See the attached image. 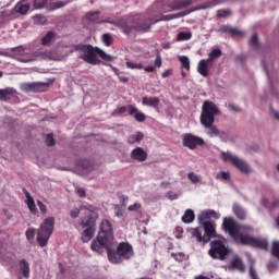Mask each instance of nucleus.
<instances>
[{
    "instance_id": "obj_22",
    "label": "nucleus",
    "mask_w": 279,
    "mask_h": 279,
    "mask_svg": "<svg viewBox=\"0 0 279 279\" xmlns=\"http://www.w3.org/2000/svg\"><path fill=\"white\" fill-rule=\"evenodd\" d=\"M110 23L111 25L119 27V29H121L123 34H126V36H129V34L132 32V26H130L125 20H119Z\"/></svg>"
},
{
    "instance_id": "obj_33",
    "label": "nucleus",
    "mask_w": 279,
    "mask_h": 279,
    "mask_svg": "<svg viewBox=\"0 0 279 279\" xmlns=\"http://www.w3.org/2000/svg\"><path fill=\"white\" fill-rule=\"evenodd\" d=\"M16 12H19L20 14H26L27 12H29V3H19L16 5Z\"/></svg>"
},
{
    "instance_id": "obj_40",
    "label": "nucleus",
    "mask_w": 279,
    "mask_h": 279,
    "mask_svg": "<svg viewBox=\"0 0 279 279\" xmlns=\"http://www.w3.org/2000/svg\"><path fill=\"white\" fill-rule=\"evenodd\" d=\"M125 64L128 69H137V70L143 69V63H134L132 61H126Z\"/></svg>"
},
{
    "instance_id": "obj_25",
    "label": "nucleus",
    "mask_w": 279,
    "mask_h": 279,
    "mask_svg": "<svg viewBox=\"0 0 279 279\" xmlns=\"http://www.w3.org/2000/svg\"><path fill=\"white\" fill-rule=\"evenodd\" d=\"M229 269H236L238 271H241V274H243L245 271V264H243V260H241V258L235 257L231 260Z\"/></svg>"
},
{
    "instance_id": "obj_44",
    "label": "nucleus",
    "mask_w": 279,
    "mask_h": 279,
    "mask_svg": "<svg viewBox=\"0 0 279 279\" xmlns=\"http://www.w3.org/2000/svg\"><path fill=\"white\" fill-rule=\"evenodd\" d=\"M171 257L177 260V263H182L184 260V254L183 253H171Z\"/></svg>"
},
{
    "instance_id": "obj_38",
    "label": "nucleus",
    "mask_w": 279,
    "mask_h": 279,
    "mask_svg": "<svg viewBox=\"0 0 279 279\" xmlns=\"http://www.w3.org/2000/svg\"><path fill=\"white\" fill-rule=\"evenodd\" d=\"M26 239L27 241H34V236H36V229L29 228L26 230Z\"/></svg>"
},
{
    "instance_id": "obj_47",
    "label": "nucleus",
    "mask_w": 279,
    "mask_h": 279,
    "mask_svg": "<svg viewBox=\"0 0 279 279\" xmlns=\"http://www.w3.org/2000/svg\"><path fill=\"white\" fill-rule=\"evenodd\" d=\"M271 252L272 255L276 256V258H279V242H274Z\"/></svg>"
},
{
    "instance_id": "obj_23",
    "label": "nucleus",
    "mask_w": 279,
    "mask_h": 279,
    "mask_svg": "<svg viewBox=\"0 0 279 279\" xmlns=\"http://www.w3.org/2000/svg\"><path fill=\"white\" fill-rule=\"evenodd\" d=\"M20 272L24 278H29V262L27 259H21L19 263Z\"/></svg>"
},
{
    "instance_id": "obj_41",
    "label": "nucleus",
    "mask_w": 279,
    "mask_h": 279,
    "mask_svg": "<svg viewBox=\"0 0 279 279\" xmlns=\"http://www.w3.org/2000/svg\"><path fill=\"white\" fill-rule=\"evenodd\" d=\"M37 206L40 210V215H43V216L47 215V205H45V203H43V201L38 199Z\"/></svg>"
},
{
    "instance_id": "obj_48",
    "label": "nucleus",
    "mask_w": 279,
    "mask_h": 279,
    "mask_svg": "<svg viewBox=\"0 0 279 279\" xmlns=\"http://www.w3.org/2000/svg\"><path fill=\"white\" fill-rule=\"evenodd\" d=\"M35 8H45L47 5V0H34Z\"/></svg>"
},
{
    "instance_id": "obj_55",
    "label": "nucleus",
    "mask_w": 279,
    "mask_h": 279,
    "mask_svg": "<svg viewBox=\"0 0 279 279\" xmlns=\"http://www.w3.org/2000/svg\"><path fill=\"white\" fill-rule=\"evenodd\" d=\"M144 71L146 73H154V71H156V66H151V65L145 66Z\"/></svg>"
},
{
    "instance_id": "obj_4",
    "label": "nucleus",
    "mask_w": 279,
    "mask_h": 279,
    "mask_svg": "<svg viewBox=\"0 0 279 279\" xmlns=\"http://www.w3.org/2000/svg\"><path fill=\"white\" fill-rule=\"evenodd\" d=\"M73 51H80V60H84L87 64H99L101 61L97 56H99L101 60H105V62H112L114 60V57L106 53L100 48L93 47L92 45H74L73 49L70 50V53H73Z\"/></svg>"
},
{
    "instance_id": "obj_27",
    "label": "nucleus",
    "mask_w": 279,
    "mask_h": 279,
    "mask_svg": "<svg viewBox=\"0 0 279 279\" xmlns=\"http://www.w3.org/2000/svg\"><path fill=\"white\" fill-rule=\"evenodd\" d=\"M206 62H207L206 59H202L197 65V72L203 77H208V66L210 65H207Z\"/></svg>"
},
{
    "instance_id": "obj_26",
    "label": "nucleus",
    "mask_w": 279,
    "mask_h": 279,
    "mask_svg": "<svg viewBox=\"0 0 279 279\" xmlns=\"http://www.w3.org/2000/svg\"><path fill=\"white\" fill-rule=\"evenodd\" d=\"M14 93H16V90L12 87L0 89V101H8L10 97L14 96Z\"/></svg>"
},
{
    "instance_id": "obj_20",
    "label": "nucleus",
    "mask_w": 279,
    "mask_h": 279,
    "mask_svg": "<svg viewBox=\"0 0 279 279\" xmlns=\"http://www.w3.org/2000/svg\"><path fill=\"white\" fill-rule=\"evenodd\" d=\"M219 214L213 209L202 211L198 216V221H210V219H219Z\"/></svg>"
},
{
    "instance_id": "obj_49",
    "label": "nucleus",
    "mask_w": 279,
    "mask_h": 279,
    "mask_svg": "<svg viewBox=\"0 0 279 279\" xmlns=\"http://www.w3.org/2000/svg\"><path fill=\"white\" fill-rule=\"evenodd\" d=\"M75 191L78 197H86V190L84 187H76Z\"/></svg>"
},
{
    "instance_id": "obj_64",
    "label": "nucleus",
    "mask_w": 279,
    "mask_h": 279,
    "mask_svg": "<svg viewBox=\"0 0 279 279\" xmlns=\"http://www.w3.org/2000/svg\"><path fill=\"white\" fill-rule=\"evenodd\" d=\"M271 112H272L275 119H278V120H279V112L276 111V110H274V109H271Z\"/></svg>"
},
{
    "instance_id": "obj_10",
    "label": "nucleus",
    "mask_w": 279,
    "mask_h": 279,
    "mask_svg": "<svg viewBox=\"0 0 279 279\" xmlns=\"http://www.w3.org/2000/svg\"><path fill=\"white\" fill-rule=\"evenodd\" d=\"M206 142L204 138L193 135L192 133H185L182 135V145L187 147V149H197V147H204Z\"/></svg>"
},
{
    "instance_id": "obj_46",
    "label": "nucleus",
    "mask_w": 279,
    "mask_h": 279,
    "mask_svg": "<svg viewBox=\"0 0 279 279\" xmlns=\"http://www.w3.org/2000/svg\"><path fill=\"white\" fill-rule=\"evenodd\" d=\"M221 49H214L209 52V56L216 60V58H221Z\"/></svg>"
},
{
    "instance_id": "obj_12",
    "label": "nucleus",
    "mask_w": 279,
    "mask_h": 279,
    "mask_svg": "<svg viewBox=\"0 0 279 279\" xmlns=\"http://www.w3.org/2000/svg\"><path fill=\"white\" fill-rule=\"evenodd\" d=\"M117 254L121 260H130L134 256V247L128 242H122L117 247Z\"/></svg>"
},
{
    "instance_id": "obj_13",
    "label": "nucleus",
    "mask_w": 279,
    "mask_h": 279,
    "mask_svg": "<svg viewBox=\"0 0 279 279\" xmlns=\"http://www.w3.org/2000/svg\"><path fill=\"white\" fill-rule=\"evenodd\" d=\"M49 83L33 82L23 85V90L26 93H47L49 90Z\"/></svg>"
},
{
    "instance_id": "obj_52",
    "label": "nucleus",
    "mask_w": 279,
    "mask_h": 279,
    "mask_svg": "<svg viewBox=\"0 0 279 279\" xmlns=\"http://www.w3.org/2000/svg\"><path fill=\"white\" fill-rule=\"evenodd\" d=\"M140 208H141V203H135V204L129 206V207H128V210H129L130 213H133V211H135V210H138Z\"/></svg>"
},
{
    "instance_id": "obj_43",
    "label": "nucleus",
    "mask_w": 279,
    "mask_h": 279,
    "mask_svg": "<svg viewBox=\"0 0 279 279\" xmlns=\"http://www.w3.org/2000/svg\"><path fill=\"white\" fill-rule=\"evenodd\" d=\"M46 145H48V147H53V145H56V140L53 138V134H48L46 136Z\"/></svg>"
},
{
    "instance_id": "obj_31",
    "label": "nucleus",
    "mask_w": 279,
    "mask_h": 279,
    "mask_svg": "<svg viewBox=\"0 0 279 279\" xmlns=\"http://www.w3.org/2000/svg\"><path fill=\"white\" fill-rule=\"evenodd\" d=\"M99 14H101V12H99V11L88 12L86 14V19H87V21H90L92 23H96V21H99Z\"/></svg>"
},
{
    "instance_id": "obj_11",
    "label": "nucleus",
    "mask_w": 279,
    "mask_h": 279,
    "mask_svg": "<svg viewBox=\"0 0 279 279\" xmlns=\"http://www.w3.org/2000/svg\"><path fill=\"white\" fill-rule=\"evenodd\" d=\"M205 232V239L210 243V239H217V222L211 220L198 221Z\"/></svg>"
},
{
    "instance_id": "obj_34",
    "label": "nucleus",
    "mask_w": 279,
    "mask_h": 279,
    "mask_svg": "<svg viewBox=\"0 0 279 279\" xmlns=\"http://www.w3.org/2000/svg\"><path fill=\"white\" fill-rule=\"evenodd\" d=\"M250 45L253 49H260V44L258 43V34H253Z\"/></svg>"
},
{
    "instance_id": "obj_14",
    "label": "nucleus",
    "mask_w": 279,
    "mask_h": 279,
    "mask_svg": "<svg viewBox=\"0 0 279 279\" xmlns=\"http://www.w3.org/2000/svg\"><path fill=\"white\" fill-rule=\"evenodd\" d=\"M193 4L192 0H174L168 4L170 10L172 12H175L177 10H184V8H189Z\"/></svg>"
},
{
    "instance_id": "obj_60",
    "label": "nucleus",
    "mask_w": 279,
    "mask_h": 279,
    "mask_svg": "<svg viewBox=\"0 0 279 279\" xmlns=\"http://www.w3.org/2000/svg\"><path fill=\"white\" fill-rule=\"evenodd\" d=\"M228 108H229V110L239 112V108H236V107L234 106V104H229V105H228Z\"/></svg>"
},
{
    "instance_id": "obj_1",
    "label": "nucleus",
    "mask_w": 279,
    "mask_h": 279,
    "mask_svg": "<svg viewBox=\"0 0 279 279\" xmlns=\"http://www.w3.org/2000/svg\"><path fill=\"white\" fill-rule=\"evenodd\" d=\"M112 243H114V232L112 230V223L109 222L108 219H105L100 223V229L96 239L92 242L90 250L93 252H97L101 254L104 250H107V256L109 258V263L113 265H121L122 259L121 255L117 254L112 247Z\"/></svg>"
},
{
    "instance_id": "obj_35",
    "label": "nucleus",
    "mask_w": 279,
    "mask_h": 279,
    "mask_svg": "<svg viewBox=\"0 0 279 279\" xmlns=\"http://www.w3.org/2000/svg\"><path fill=\"white\" fill-rule=\"evenodd\" d=\"M193 38V34L191 33H185V32H180L177 36V40L182 41V40H191Z\"/></svg>"
},
{
    "instance_id": "obj_3",
    "label": "nucleus",
    "mask_w": 279,
    "mask_h": 279,
    "mask_svg": "<svg viewBox=\"0 0 279 279\" xmlns=\"http://www.w3.org/2000/svg\"><path fill=\"white\" fill-rule=\"evenodd\" d=\"M221 114V110L219 107L215 105V102L210 100H205L202 106V112L199 117L201 125L205 128L208 136L211 138L215 136H219V129L215 125V118Z\"/></svg>"
},
{
    "instance_id": "obj_9",
    "label": "nucleus",
    "mask_w": 279,
    "mask_h": 279,
    "mask_svg": "<svg viewBox=\"0 0 279 279\" xmlns=\"http://www.w3.org/2000/svg\"><path fill=\"white\" fill-rule=\"evenodd\" d=\"M220 158L223 160V162H230L231 165H233V167H235V169H239L241 173H250V166L247 165V162L232 155V153L222 151L220 154Z\"/></svg>"
},
{
    "instance_id": "obj_16",
    "label": "nucleus",
    "mask_w": 279,
    "mask_h": 279,
    "mask_svg": "<svg viewBox=\"0 0 279 279\" xmlns=\"http://www.w3.org/2000/svg\"><path fill=\"white\" fill-rule=\"evenodd\" d=\"M147 153L143 147H136L131 151L132 160H136L137 162H145L147 160Z\"/></svg>"
},
{
    "instance_id": "obj_51",
    "label": "nucleus",
    "mask_w": 279,
    "mask_h": 279,
    "mask_svg": "<svg viewBox=\"0 0 279 279\" xmlns=\"http://www.w3.org/2000/svg\"><path fill=\"white\" fill-rule=\"evenodd\" d=\"M64 5H66V2L58 1V2L52 3V9L58 10L60 8H64Z\"/></svg>"
},
{
    "instance_id": "obj_18",
    "label": "nucleus",
    "mask_w": 279,
    "mask_h": 279,
    "mask_svg": "<svg viewBox=\"0 0 279 279\" xmlns=\"http://www.w3.org/2000/svg\"><path fill=\"white\" fill-rule=\"evenodd\" d=\"M219 32H222L223 34H230L231 36H238V37L245 36V33L230 25L220 26Z\"/></svg>"
},
{
    "instance_id": "obj_28",
    "label": "nucleus",
    "mask_w": 279,
    "mask_h": 279,
    "mask_svg": "<svg viewBox=\"0 0 279 279\" xmlns=\"http://www.w3.org/2000/svg\"><path fill=\"white\" fill-rule=\"evenodd\" d=\"M181 220L183 223H193V221H195V213L193 209H186Z\"/></svg>"
},
{
    "instance_id": "obj_61",
    "label": "nucleus",
    "mask_w": 279,
    "mask_h": 279,
    "mask_svg": "<svg viewBox=\"0 0 279 279\" xmlns=\"http://www.w3.org/2000/svg\"><path fill=\"white\" fill-rule=\"evenodd\" d=\"M171 75V70H166L162 74L161 77L166 78L169 77Z\"/></svg>"
},
{
    "instance_id": "obj_17",
    "label": "nucleus",
    "mask_w": 279,
    "mask_h": 279,
    "mask_svg": "<svg viewBox=\"0 0 279 279\" xmlns=\"http://www.w3.org/2000/svg\"><path fill=\"white\" fill-rule=\"evenodd\" d=\"M26 201L25 204L31 213V215H38V208H36V202L34 201V197H32V194L29 192H24Z\"/></svg>"
},
{
    "instance_id": "obj_21",
    "label": "nucleus",
    "mask_w": 279,
    "mask_h": 279,
    "mask_svg": "<svg viewBox=\"0 0 279 279\" xmlns=\"http://www.w3.org/2000/svg\"><path fill=\"white\" fill-rule=\"evenodd\" d=\"M125 112H129L131 117H134L135 112H138V108L129 105V106H122L113 111V114H125Z\"/></svg>"
},
{
    "instance_id": "obj_6",
    "label": "nucleus",
    "mask_w": 279,
    "mask_h": 279,
    "mask_svg": "<svg viewBox=\"0 0 279 279\" xmlns=\"http://www.w3.org/2000/svg\"><path fill=\"white\" fill-rule=\"evenodd\" d=\"M182 16H184V13H175L169 15L157 13L150 17H142L134 27L136 32H143V34H145L151 29V25H156V23H160V21H173V19H182Z\"/></svg>"
},
{
    "instance_id": "obj_5",
    "label": "nucleus",
    "mask_w": 279,
    "mask_h": 279,
    "mask_svg": "<svg viewBox=\"0 0 279 279\" xmlns=\"http://www.w3.org/2000/svg\"><path fill=\"white\" fill-rule=\"evenodd\" d=\"M86 218L82 220V228H86L82 233L83 243H88L93 236H95V228L97 226V219H99V213L97 207L93 205H87L85 207Z\"/></svg>"
},
{
    "instance_id": "obj_50",
    "label": "nucleus",
    "mask_w": 279,
    "mask_h": 279,
    "mask_svg": "<svg viewBox=\"0 0 279 279\" xmlns=\"http://www.w3.org/2000/svg\"><path fill=\"white\" fill-rule=\"evenodd\" d=\"M217 178H220L221 180H230V174L229 172L221 171L219 174H217Z\"/></svg>"
},
{
    "instance_id": "obj_58",
    "label": "nucleus",
    "mask_w": 279,
    "mask_h": 279,
    "mask_svg": "<svg viewBox=\"0 0 279 279\" xmlns=\"http://www.w3.org/2000/svg\"><path fill=\"white\" fill-rule=\"evenodd\" d=\"M213 60H215L210 54H208V58L205 60L206 64L209 66H213Z\"/></svg>"
},
{
    "instance_id": "obj_53",
    "label": "nucleus",
    "mask_w": 279,
    "mask_h": 279,
    "mask_svg": "<svg viewBox=\"0 0 279 279\" xmlns=\"http://www.w3.org/2000/svg\"><path fill=\"white\" fill-rule=\"evenodd\" d=\"M155 66H157V69H160V66H162V58L160 57V54H158L155 59Z\"/></svg>"
},
{
    "instance_id": "obj_7",
    "label": "nucleus",
    "mask_w": 279,
    "mask_h": 279,
    "mask_svg": "<svg viewBox=\"0 0 279 279\" xmlns=\"http://www.w3.org/2000/svg\"><path fill=\"white\" fill-rule=\"evenodd\" d=\"M54 228L56 218L47 217L44 219L37 232V242L40 247H46V245L49 243V239H51V234H53Z\"/></svg>"
},
{
    "instance_id": "obj_24",
    "label": "nucleus",
    "mask_w": 279,
    "mask_h": 279,
    "mask_svg": "<svg viewBox=\"0 0 279 279\" xmlns=\"http://www.w3.org/2000/svg\"><path fill=\"white\" fill-rule=\"evenodd\" d=\"M57 38L56 32L49 31L43 38H41V45L43 47H49L51 43H53Z\"/></svg>"
},
{
    "instance_id": "obj_30",
    "label": "nucleus",
    "mask_w": 279,
    "mask_h": 279,
    "mask_svg": "<svg viewBox=\"0 0 279 279\" xmlns=\"http://www.w3.org/2000/svg\"><path fill=\"white\" fill-rule=\"evenodd\" d=\"M233 213L238 219H245L246 217L245 209L240 205H233Z\"/></svg>"
},
{
    "instance_id": "obj_2",
    "label": "nucleus",
    "mask_w": 279,
    "mask_h": 279,
    "mask_svg": "<svg viewBox=\"0 0 279 279\" xmlns=\"http://www.w3.org/2000/svg\"><path fill=\"white\" fill-rule=\"evenodd\" d=\"M222 230L229 234L235 243H241V245H251L252 247H259L260 250H267V247H269V242H267V240L256 239L241 233V225H239L232 217L223 218Z\"/></svg>"
},
{
    "instance_id": "obj_54",
    "label": "nucleus",
    "mask_w": 279,
    "mask_h": 279,
    "mask_svg": "<svg viewBox=\"0 0 279 279\" xmlns=\"http://www.w3.org/2000/svg\"><path fill=\"white\" fill-rule=\"evenodd\" d=\"M116 217H121L123 215V209H121V205H116Z\"/></svg>"
},
{
    "instance_id": "obj_15",
    "label": "nucleus",
    "mask_w": 279,
    "mask_h": 279,
    "mask_svg": "<svg viewBox=\"0 0 279 279\" xmlns=\"http://www.w3.org/2000/svg\"><path fill=\"white\" fill-rule=\"evenodd\" d=\"M187 232L191 234L192 239H195L197 243H208L206 235H202V229L199 227L190 228Z\"/></svg>"
},
{
    "instance_id": "obj_59",
    "label": "nucleus",
    "mask_w": 279,
    "mask_h": 279,
    "mask_svg": "<svg viewBox=\"0 0 279 279\" xmlns=\"http://www.w3.org/2000/svg\"><path fill=\"white\" fill-rule=\"evenodd\" d=\"M109 66H111L113 73L119 77V75H121V72L114 66V65H111L109 64Z\"/></svg>"
},
{
    "instance_id": "obj_29",
    "label": "nucleus",
    "mask_w": 279,
    "mask_h": 279,
    "mask_svg": "<svg viewBox=\"0 0 279 279\" xmlns=\"http://www.w3.org/2000/svg\"><path fill=\"white\" fill-rule=\"evenodd\" d=\"M145 135L142 132H137L136 134L130 135L128 137L129 145H134V143H141Z\"/></svg>"
},
{
    "instance_id": "obj_45",
    "label": "nucleus",
    "mask_w": 279,
    "mask_h": 279,
    "mask_svg": "<svg viewBox=\"0 0 279 279\" xmlns=\"http://www.w3.org/2000/svg\"><path fill=\"white\" fill-rule=\"evenodd\" d=\"M226 16H230V10H218L217 19H226Z\"/></svg>"
},
{
    "instance_id": "obj_63",
    "label": "nucleus",
    "mask_w": 279,
    "mask_h": 279,
    "mask_svg": "<svg viewBox=\"0 0 279 279\" xmlns=\"http://www.w3.org/2000/svg\"><path fill=\"white\" fill-rule=\"evenodd\" d=\"M278 206H279V198L272 202V208H278Z\"/></svg>"
},
{
    "instance_id": "obj_8",
    "label": "nucleus",
    "mask_w": 279,
    "mask_h": 279,
    "mask_svg": "<svg viewBox=\"0 0 279 279\" xmlns=\"http://www.w3.org/2000/svg\"><path fill=\"white\" fill-rule=\"evenodd\" d=\"M208 254L211 256V258L226 260V257L230 254V248H228L226 243H223L221 240H215L210 242Z\"/></svg>"
},
{
    "instance_id": "obj_57",
    "label": "nucleus",
    "mask_w": 279,
    "mask_h": 279,
    "mask_svg": "<svg viewBox=\"0 0 279 279\" xmlns=\"http://www.w3.org/2000/svg\"><path fill=\"white\" fill-rule=\"evenodd\" d=\"M168 197L171 201L178 199V194L170 191V192H168Z\"/></svg>"
},
{
    "instance_id": "obj_37",
    "label": "nucleus",
    "mask_w": 279,
    "mask_h": 279,
    "mask_svg": "<svg viewBox=\"0 0 279 279\" xmlns=\"http://www.w3.org/2000/svg\"><path fill=\"white\" fill-rule=\"evenodd\" d=\"M102 41L105 43L106 47H110V45H112V43H113L112 35H110L108 33L104 34Z\"/></svg>"
},
{
    "instance_id": "obj_32",
    "label": "nucleus",
    "mask_w": 279,
    "mask_h": 279,
    "mask_svg": "<svg viewBox=\"0 0 279 279\" xmlns=\"http://www.w3.org/2000/svg\"><path fill=\"white\" fill-rule=\"evenodd\" d=\"M179 60L182 64V69H185L186 71H191V61L189 60V57L182 56V57H179Z\"/></svg>"
},
{
    "instance_id": "obj_62",
    "label": "nucleus",
    "mask_w": 279,
    "mask_h": 279,
    "mask_svg": "<svg viewBox=\"0 0 279 279\" xmlns=\"http://www.w3.org/2000/svg\"><path fill=\"white\" fill-rule=\"evenodd\" d=\"M122 206H128V196H121Z\"/></svg>"
},
{
    "instance_id": "obj_19",
    "label": "nucleus",
    "mask_w": 279,
    "mask_h": 279,
    "mask_svg": "<svg viewBox=\"0 0 279 279\" xmlns=\"http://www.w3.org/2000/svg\"><path fill=\"white\" fill-rule=\"evenodd\" d=\"M142 104L144 106H148L149 108H155V110H158V107L160 106V98L144 96L142 98Z\"/></svg>"
},
{
    "instance_id": "obj_39",
    "label": "nucleus",
    "mask_w": 279,
    "mask_h": 279,
    "mask_svg": "<svg viewBox=\"0 0 279 279\" xmlns=\"http://www.w3.org/2000/svg\"><path fill=\"white\" fill-rule=\"evenodd\" d=\"M85 206H82L80 209H72L70 211V216L72 219H77V217H80V213H82V210H86V208H84Z\"/></svg>"
},
{
    "instance_id": "obj_36",
    "label": "nucleus",
    "mask_w": 279,
    "mask_h": 279,
    "mask_svg": "<svg viewBox=\"0 0 279 279\" xmlns=\"http://www.w3.org/2000/svg\"><path fill=\"white\" fill-rule=\"evenodd\" d=\"M133 116H134V119H135L136 121H138V123H143V122L145 121V119H147V117L145 116V113L138 111V109H137V111H136Z\"/></svg>"
},
{
    "instance_id": "obj_56",
    "label": "nucleus",
    "mask_w": 279,
    "mask_h": 279,
    "mask_svg": "<svg viewBox=\"0 0 279 279\" xmlns=\"http://www.w3.org/2000/svg\"><path fill=\"white\" fill-rule=\"evenodd\" d=\"M118 78L123 84H128V82L130 81V78L128 76H121V74H119Z\"/></svg>"
},
{
    "instance_id": "obj_42",
    "label": "nucleus",
    "mask_w": 279,
    "mask_h": 279,
    "mask_svg": "<svg viewBox=\"0 0 279 279\" xmlns=\"http://www.w3.org/2000/svg\"><path fill=\"white\" fill-rule=\"evenodd\" d=\"M187 178L190 181H192V184H198V182H199V177L197 174H195V172H190L187 174Z\"/></svg>"
}]
</instances>
